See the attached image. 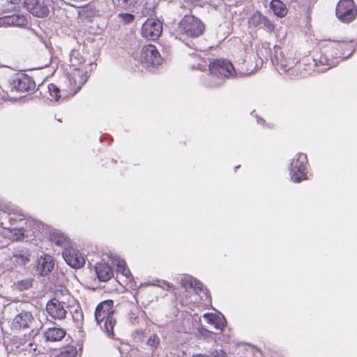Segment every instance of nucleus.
Listing matches in <instances>:
<instances>
[{"label": "nucleus", "mask_w": 357, "mask_h": 357, "mask_svg": "<svg viewBox=\"0 0 357 357\" xmlns=\"http://www.w3.org/2000/svg\"><path fill=\"white\" fill-rule=\"evenodd\" d=\"M352 45L344 41L326 40L320 45V56L313 59L317 71L324 72L336 66L341 58L346 59L353 54Z\"/></svg>", "instance_id": "obj_1"}, {"label": "nucleus", "mask_w": 357, "mask_h": 357, "mask_svg": "<svg viewBox=\"0 0 357 357\" xmlns=\"http://www.w3.org/2000/svg\"><path fill=\"white\" fill-rule=\"evenodd\" d=\"M70 74L67 77L70 86L63 89L65 95H75L86 82L89 71L91 70V63H86L85 59L78 52L73 51L70 54Z\"/></svg>", "instance_id": "obj_2"}, {"label": "nucleus", "mask_w": 357, "mask_h": 357, "mask_svg": "<svg viewBox=\"0 0 357 357\" xmlns=\"http://www.w3.org/2000/svg\"><path fill=\"white\" fill-rule=\"evenodd\" d=\"M273 63L280 73L291 71L292 75L305 77L308 73L303 68L304 63H299L293 50H282L279 47H274Z\"/></svg>", "instance_id": "obj_3"}, {"label": "nucleus", "mask_w": 357, "mask_h": 357, "mask_svg": "<svg viewBox=\"0 0 357 357\" xmlns=\"http://www.w3.org/2000/svg\"><path fill=\"white\" fill-rule=\"evenodd\" d=\"M238 70H236L233 64L228 60L218 59L209 63V70L211 75L220 76L227 78L241 77L252 74L255 68H248V63H253L251 59L244 60Z\"/></svg>", "instance_id": "obj_4"}, {"label": "nucleus", "mask_w": 357, "mask_h": 357, "mask_svg": "<svg viewBox=\"0 0 357 357\" xmlns=\"http://www.w3.org/2000/svg\"><path fill=\"white\" fill-rule=\"evenodd\" d=\"M114 302L107 300L98 305L95 312V319L100 327L109 335L113 334V328L116 324L114 317Z\"/></svg>", "instance_id": "obj_5"}, {"label": "nucleus", "mask_w": 357, "mask_h": 357, "mask_svg": "<svg viewBox=\"0 0 357 357\" xmlns=\"http://www.w3.org/2000/svg\"><path fill=\"white\" fill-rule=\"evenodd\" d=\"M307 162V156L304 153H297L291 160L290 164V176L293 182L299 183L307 178L306 165Z\"/></svg>", "instance_id": "obj_6"}, {"label": "nucleus", "mask_w": 357, "mask_h": 357, "mask_svg": "<svg viewBox=\"0 0 357 357\" xmlns=\"http://www.w3.org/2000/svg\"><path fill=\"white\" fill-rule=\"evenodd\" d=\"M139 59L142 66L146 69L156 67L160 65L162 61V59L158 51L153 45H148L143 47Z\"/></svg>", "instance_id": "obj_7"}, {"label": "nucleus", "mask_w": 357, "mask_h": 357, "mask_svg": "<svg viewBox=\"0 0 357 357\" xmlns=\"http://www.w3.org/2000/svg\"><path fill=\"white\" fill-rule=\"evenodd\" d=\"M337 17L342 22H351L357 15V8L353 0H340L336 6Z\"/></svg>", "instance_id": "obj_8"}, {"label": "nucleus", "mask_w": 357, "mask_h": 357, "mask_svg": "<svg viewBox=\"0 0 357 357\" xmlns=\"http://www.w3.org/2000/svg\"><path fill=\"white\" fill-rule=\"evenodd\" d=\"M70 305L58 299L52 298L46 304V311L52 319L63 320L67 315V309Z\"/></svg>", "instance_id": "obj_9"}, {"label": "nucleus", "mask_w": 357, "mask_h": 357, "mask_svg": "<svg viewBox=\"0 0 357 357\" xmlns=\"http://www.w3.org/2000/svg\"><path fill=\"white\" fill-rule=\"evenodd\" d=\"M62 256L66 262L73 268H79L85 264L84 255L78 250L72 247L65 248Z\"/></svg>", "instance_id": "obj_10"}, {"label": "nucleus", "mask_w": 357, "mask_h": 357, "mask_svg": "<svg viewBox=\"0 0 357 357\" xmlns=\"http://www.w3.org/2000/svg\"><path fill=\"white\" fill-rule=\"evenodd\" d=\"M10 84L12 91L18 92H25L35 87V83L31 78L24 74L16 75Z\"/></svg>", "instance_id": "obj_11"}, {"label": "nucleus", "mask_w": 357, "mask_h": 357, "mask_svg": "<svg viewBox=\"0 0 357 357\" xmlns=\"http://www.w3.org/2000/svg\"><path fill=\"white\" fill-rule=\"evenodd\" d=\"M24 6L33 15L38 17H44L48 15L49 9L38 0H25Z\"/></svg>", "instance_id": "obj_12"}, {"label": "nucleus", "mask_w": 357, "mask_h": 357, "mask_svg": "<svg viewBox=\"0 0 357 357\" xmlns=\"http://www.w3.org/2000/svg\"><path fill=\"white\" fill-rule=\"evenodd\" d=\"M30 252L26 248H17L13 252L9 261L11 264V268L23 266L30 261Z\"/></svg>", "instance_id": "obj_13"}, {"label": "nucleus", "mask_w": 357, "mask_h": 357, "mask_svg": "<svg viewBox=\"0 0 357 357\" xmlns=\"http://www.w3.org/2000/svg\"><path fill=\"white\" fill-rule=\"evenodd\" d=\"M204 24H178L177 31L188 37H198L204 32Z\"/></svg>", "instance_id": "obj_14"}, {"label": "nucleus", "mask_w": 357, "mask_h": 357, "mask_svg": "<svg viewBox=\"0 0 357 357\" xmlns=\"http://www.w3.org/2000/svg\"><path fill=\"white\" fill-rule=\"evenodd\" d=\"M11 350L15 353H20L24 351L30 354H33L36 350V347L31 339L24 340L17 337L11 343Z\"/></svg>", "instance_id": "obj_15"}, {"label": "nucleus", "mask_w": 357, "mask_h": 357, "mask_svg": "<svg viewBox=\"0 0 357 357\" xmlns=\"http://www.w3.org/2000/svg\"><path fill=\"white\" fill-rule=\"evenodd\" d=\"M162 32V24H142L141 33L147 40H157L160 36Z\"/></svg>", "instance_id": "obj_16"}, {"label": "nucleus", "mask_w": 357, "mask_h": 357, "mask_svg": "<svg viewBox=\"0 0 357 357\" xmlns=\"http://www.w3.org/2000/svg\"><path fill=\"white\" fill-rule=\"evenodd\" d=\"M54 266L52 256L43 255L38 258L36 270L41 275H45L53 270Z\"/></svg>", "instance_id": "obj_17"}, {"label": "nucleus", "mask_w": 357, "mask_h": 357, "mask_svg": "<svg viewBox=\"0 0 357 357\" xmlns=\"http://www.w3.org/2000/svg\"><path fill=\"white\" fill-rule=\"evenodd\" d=\"M33 317L32 314L29 312H22L13 319L12 322V326L16 330L21 328H25L29 327V325L32 323Z\"/></svg>", "instance_id": "obj_18"}, {"label": "nucleus", "mask_w": 357, "mask_h": 357, "mask_svg": "<svg viewBox=\"0 0 357 357\" xmlns=\"http://www.w3.org/2000/svg\"><path fill=\"white\" fill-rule=\"evenodd\" d=\"M202 317L206 322L218 330L222 331L226 326V320L220 314L206 313Z\"/></svg>", "instance_id": "obj_19"}, {"label": "nucleus", "mask_w": 357, "mask_h": 357, "mask_svg": "<svg viewBox=\"0 0 357 357\" xmlns=\"http://www.w3.org/2000/svg\"><path fill=\"white\" fill-rule=\"evenodd\" d=\"M98 278L101 282H107L113 276L112 268L105 262H98L95 266Z\"/></svg>", "instance_id": "obj_20"}, {"label": "nucleus", "mask_w": 357, "mask_h": 357, "mask_svg": "<svg viewBox=\"0 0 357 357\" xmlns=\"http://www.w3.org/2000/svg\"><path fill=\"white\" fill-rule=\"evenodd\" d=\"M181 285L186 290L188 289H192L197 294H198L199 291H203V285L202 282L188 275H185L181 277Z\"/></svg>", "instance_id": "obj_21"}, {"label": "nucleus", "mask_w": 357, "mask_h": 357, "mask_svg": "<svg viewBox=\"0 0 357 357\" xmlns=\"http://www.w3.org/2000/svg\"><path fill=\"white\" fill-rule=\"evenodd\" d=\"M66 335V331L61 328L52 327L47 328L44 336L47 341L56 342L62 340Z\"/></svg>", "instance_id": "obj_22"}, {"label": "nucleus", "mask_w": 357, "mask_h": 357, "mask_svg": "<svg viewBox=\"0 0 357 357\" xmlns=\"http://www.w3.org/2000/svg\"><path fill=\"white\" fill-rule=\"evenodd\" d=\"M70 86V84L68 82V78L66 79V81L64 84L62 86L61 90L55 85L54 84H50L47 86L48 91L50 95V96L54 100H58L59 98L63 96V98L72 96L71 94L69 95H65V93H63V88H68Z\"/></svg>", "instance_id": "obj_23"}, {"label": "nucleus", "mask_w": 357, "mask_h": 357, "mask_svg": "<svg viewBox=\"0 0 357 357\" xmlns=\"http://www.w3.org/2000/svg\"><path fill=\"white\" fill-rule=\"evenodd\" d=\"M140 2L141 0H114L117 8L128 11H133L138 7Z\"/></svg>", "instance_id": "obj_24"}, {"label": "nucleus", "mask_w": 357, "mask_h": 357, "mask_svg": "<svg viewBox=\"0 0 357 357\" xmlns=\"http://www.w3.org/2000/svg\"><path fill=\"white\" fill-rule=\"evenodd\" d=\"M270 6L274 13L278 17H282L287 13L286 6L280 0H272Z\"/></svg>", "instance_id": "obj_25"}, {"label": "nucleus", "mask_w": 357, "mask_h": 357, "mask_svg": "<svg viewBox=\"0 0 357 357\" xmlns=\"http://www.w3.org/2000/svg\"><path fill=\"white\" fill-rule=\"evenodd\" d=\"M9 210H10V212L9 214L8 224L10 226L15 225L18 222H22L24 221V215L19 210L12 207L11 208H9Z\"/></svg>", "instance_id": "obj_26"}, {"label": "nucleus", "mask_w": 357, "mask_h": 357, "mask_svg": "<svg viewBox=\"0 0 357 357\" xmlns=\"http://www.w3.org/2000/svg\"><path fill=\"white\" fill-rule=\"evenodd\" d=\"M114 265L116 267V271L121 273L126 279H131V273L126 267V262L119 258L114 260Z\"/></svg>", "instance_id": "obj_27"}, {"label": "nucleus", "mask_w": 357, "mask_h": 357, "mask_svg": "<svg viewBox=\"0 0 357 357\" xmlns=\"http://www.w3.org/2000/svg\"><path fill=\"white\" fill-rule=\"evenodd\" d=\"M27 21V17L20 13H14L11 15H5L0 17V22H25Z\"/></svg>", "instance_id": "obj_28"}, {"label": "nucleus", "mask_w": 357, "mask_h": 357, "mask_svg": "<svg viewBox=\"0 0 357 357\" xmlns=\"http://www.w3.org/2000/svg\"><path fill=\"white\" fill-rule=\"evenodd\" d=\"M51 241L58 246L65 247L68 244V238L63 234L53 232L50 234Z\"/></svg>", "instance_id": "obj_29"}, {"label": "nucleus", "mask_w": 357, "mask_h": 357, "mask_svg": "<svg viewBox=\"0 0 357 357\" xmlns=\"http://www.w3.org/2000/svg\"><path fill=\"white\" fill-rule=\"evenodd\" d=\"M55 299L64 301L65 303L70 305V303L73 301V298L70 296L68 290L66 288H61L55 292Z\"/></svg>", "instance_id": "obj_30"}, {"label": "nucleus", "mask_w": 357, "mask_h": 357, "mask_svg": "<svg viewBox=\"0 0 357 357\" xmlns=\"http://www.w3.org/2000/svg\"><path fill=\"white\" fill-rule=\"evenodd\" d=\"M11 208L10 206H0V226L3 228H6L8 225V218Z\"/></svg>", "instance_id": "obj_31"}, {"label": "nucleus", "mask_w": 357, "mask_h": 357, "mask_svg": "<svg viewBox=\"0 0 357 357\" xmlns=\"http://www.w3.org/2000/svg\"><path fill=\"white\" fill-rule=\"evenodd\" d=\"M77 348L73 345H68L66 347H62L59 354H58L59 357H74L77 354Z\"/></svg>", "instance_id": "obj_32"}, {"label": "nucleus", "mask_w": 357, "mask_h": 357, "mask_svg": "<svg viewBox=\"0 0 357 357\" xmlns=\"http://www.w3.org/2000/svg\"><path fill=\"white\" fill-rule=\"evenodd\" d=\"M24 230L22 228L10 229V238L15 241H22L25 238Z\"/></svg>", "instance_id": "obj_33"}, {"label": "nucleus", "mask_w": 357, "mask_h": 357, "mask_svg": "<svg viewBox=\"0 0 357 357\" xmlns=\"http://www.w3.org/2000/svg\"><path fill=\"white\" fill-rule=\"evenodd\" d=\"M32 285V280L31 278H26L17 281L15 283V288L18 291H24L30 288Z\"/></svg>", "instance_id": "obj_34"}, {"label": "nucleus", "mask_w": 357, "mask_h": 357, "mask_svg": "<svg viewBox=\"0 0 357 357\" xmlns=\"http://www.w3.org/2000/svg\"><path fill=\"white\" fill-rule=\"evenodd\" d=\"M192 357H227L226 353L222 350H215L210 355L197 354Z\"/></svg>", "instance_id": "obj_35"}, {"label": "nucleus", "mask_w": 357, "mask_h": 357, "mask_svg": "<svg viewBox=\"0 0 357 357\" xmlns=\"http://www.w3.org/2000/svg\"><path fill=\"white\" fill-rule=\"evenodd\" d=\"M160 343V339L157 335H151L147 340V344L152 348H157Z\"/></svg>", "instance_id": "obj_36"}, {"label": "nucleus", "mask_w": 357, "mask_h": 357, "mask_svg": "<svg viewBox=\"0 0 357 357\" xmlns=\"http://www.w3.org/2000/svg\"><path fill=\"white\" fill-rule=\"evenodd\" d=\"M142 14L144 16H149L150 17L148 18L145 22H148L149 20H153V17L155 16V11L154 8H147L144 7L142 10Z\"/></svg>", "instance_id": "obj_37"}, {"label": "nucleus", "mask_w": 357, "mask_h": 357, "mask_svg": "<svg viewBox=\"0 0 357 357\" xmlns=\"http://www.w3.org/2000/svg\"><path fill=\"white\" fill-rule=\"evenodd\" d=\"M119 17L123 22H132L135 20V16L131 13H120Z\"/></svg>", "instance_id": "obj_38"}, {"label": "nucleus", "mask_w": 357, "mask_h": 357, "mask_svg": "<svg viewBox=\"0 0 357 357\" xmlns=\"http://www.w3.org/2000/svg\"><path fill=\"white\" fill-rule=\"evenodd\" d=\"M247 350L252 354L253 357H262L261 352L252 346H248Z\"/></svg>", "instance_id": "obj_39"}, {"label": "nucleus", "mask_w": 357, "mask_h": 357, "mask_svg": "<svg viewBox=\"0 0 357 357\" xmlns=\"http://www.w3.org/2000/svg\"><path fill=\"white\" fill-rule=\"evenodd\" d=\"M158 282L159 284H158V286L161 287L165 289L169 290L173 288V285L166 281H162Z\"/></svg>", "instance_id": "obj_40"}, {"label": "nucleus", "mask_w": 357, "mask_h": 357, "mask_svg": "<svg viewBox=\"0 0 357 357\" xmlns=\"http://www.w3.org/2000/svg\"><path fill=\"white\" fill-rule=\"evenodd\" d=\"M82 12L84 15L89 17L91 13L93 15L95 14V13H96V10H93L91 7H86L83 10Z\"/></svg>", "instance_id": "obj_41"}, {"label": "nucleus", "mask_w": 357, "mask_h": 357, "mask_svg": "<svg viewBox=\"0 0 357 357\" xmlns=\"http://www.w3.org/2000/svg\"><path fill=\"white\" fill-rule=\"evenodd\" d=\"M252 22H257L258 21L259 22H261V15L259 13L256 12L255 14H253L252 17Z\"/></svg>", "instance_id": "obj_42"}, {"label": "nucleus", "mask_w": 357, "mask_h": 357, "mask_svg": "<svg viewBox=\"0 0 357 357\" xmlns=\"http://www.w3.org/2000/svg\"><path fill=\"white\" fill-rule=\"evenodd\" d=\"M181 22H197L192 16H185Z\"/></svg>", "instance_id": "obj_43"}, {"label": "nucleus", "mask_w": 357, "mask_h": 357, "mask_svg": "<svg viewBox=\"0 0 357 357\" xmlns=\"http://www.w3.org/2000/svg\"><path fill=\"white\" fill-rule=\"evenodd\" d=\"M8 1L14 5H18L22 2V0H8Z\"/></svg>", "instance_id": "obj_44"}, {"label": "nucleus", "mask_w": 357, "mask_h": 357, "mask_svg": "<svg viewBox=\"0 0 357 357\" xmlns=\"http://www.w3.org/2000/svg\"><path fill=\"white\" fill-rule=\"evenodd\" d=\"M199 331L202 332V331H204L205 333H208V331L207 330H205V329H203V328H200L199 329Z\"/></svg>", "instance_id": "obj_45"}, {"label": "nucleus", "mask_w": 357, "mask_h": 357, "mask_svg": "<svg viewBox=\"0 0 357 357\" xmlns=\"http://www.w3.org/2000/svg\"><path fill=\"white\" fill-rule=\"evenodd\" d=\"M17 25H19V26H23V25H26V24H23V23H21V24H17Z\"/></svg>", "instance_id": "obj_46"}]
</instances>
